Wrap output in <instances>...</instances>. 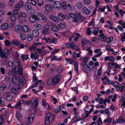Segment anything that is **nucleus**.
Instances as JSON below:
<instances>
[{
  "mask_svg": "<svg viewBox=\"0 0 125 125\" xmlns=\"http://www.w3.org/2000/svg\"><path fill=\"white\" fill-rule=\"evenodd\" d=\"M21 63L18 61L16 63L14 61H10L8 62V65L11 67V71L12 72H19L20 73H22V69L21 66Z\"/></svg>",
  "mask_w": 125,
  "mask_h": 125,
  "instance_id": "nucleus-1",
  "label": "nucleus"
},
{
  "mask_svg": "<svg viewBox=\"0 0 125 125\" xmlns=\"http://www.w3.org/2000/svg\"><path fill=\"white\" fill-rule=\"evenodd\" d=\"M69 16L70 17L73 18V21L76 23L79 22L81 18V15L80 13H71L69 14Z\"/></svg>",
  "mask_w": 125,
  "mask_h": 125,
  "instance_id": "nucleus-2",
  "label": "nucleus"
},
{
  "mask_svg": "<svg viewBox=\"0 0 125 125\" xmlns=\"http://www.w3.org/2000/svg\"><path fill=\"white\" fill-rule=\"evenodd\" d=\"M51 116H52V120H53L55 117V116L53 115H52L50 113H48L47 114L45 120V124L46 125H49L50 124V119Z\"/></svg>",
  "mask_w": 125,
  "mask_h": 125,
  "instance_id": "nucleus-3",
  "label": "nucleus"
},
{
  "mask_svg": "<svg viewBox=\"0 0 125 125\" xmlns=\"http://www.w3.org/2000/svg\"><path fill=\"white\" fill-rule=\"evenodd\" d=\"M62 4L61 2L58 1H55L53 3L52 7L56 10L60 9L62 7Z\"/></svg>",
  "mask_w": 125,
  "mask_h": 125,
  "instance_id": "nucleus-4",
  "label": "nucleus"
},
{
  "mask_svg": "<svg viewBox=\"0 0 125 125\" xmlns=\"http://www.w3.org/2000/svg\"><path fill=\"white\" fill-rule=\"evenodd\" d=\"M34 117L35 114H31V115L30 117L26 119L25 122V124L26 125L31 124L32 122Z\"/></svg>",
  "mask_w": 125,
  "mask_h": 125,
  "instance_id": "nucleus-5",
  "label": "nucleus"
},
{
  "mask_svg": "<svg viewBox=\"0 0 125 125\" xmlns=\"http://www.w3.org/2000/svg\"><path fill=\"white\" fill-rule=\"evenodd\" d=\"M36 15L38 18V20H42L44 21L45 22L47 20V18L42 14L40 13H37Z\"/></svg>",
  "mask_w": 125,
  "mask_h": 125,
  "instance_id": "nucleus-6",
  "label": "nucleus"
},
{
  "mask_svg": "<svg viewBox=\"0 0 125 125\" xmlns=\"http://www.w3.org/2000/svg\"><path fill=\"white\" fill-rule=\"evenodd\" d=\"M38 18L35 14L31 15L29 18L30 21L32 23L35 22L37 21H38Z\"/></svg>",
  "mask_w": 125,
  "mask_h": 125,
  "instance_id": "nucleus-7",
  "label": "nucleus"
},
{
  "mask_svg": "<svg viewBox=\"0 0 125 125\" xmlns=\"http://www.w3.org/2000/svg\"><path fill=\"white\" fill-rule=\"evenodd\" d=\"M52 81L53 84H57L59 83L60 81V77L59 75H57L53 77L52 78Z\"/></svg>",
  "mask_w": 125,
  "mask_h": 125,
  "instance_id": "nucleus-8",
  "label": "nucleus"
},
{
  "mask_svg": "<svg viewBox=\"0 0 125 125\" xmlns=\"http://www.w3.org/2000/svg\"><path fill=\"white\" fill-rule=\"evenodd\" d=\"M22 26L21 25H17L15 27L14 31L18 33L21 32V31Z\"/></svg>",
  "mask_w": 125,
  "mask_h": 125,
  "instance_id": "nucleus-9",
  "label": "nucleus"
},
{
  "mask_svg": "<svg viewBox=\"0 0 125 125\" xmlns=\"http://www.w3.org/2000/svg\"><path fill=\"white\" fill-rule=\"evenodd\" d=\"M42 32L43 34L44 35L49 34H50L49 28L46 27H44L43 28Z\"/></svg>",
  "mask_w": 125,
  "mask_h": 125,
  "instance_id": "nucleus-10",
  "label": "nucleus"
},
{
  "mask_svg": "<svg viewBox=\"0 0 125 125\" xmlns=\"http://www.w3.org/2000/svg\"><path fill=\"white\" fill-rule=\"evenodd\" d=\"M41 43L40 42H35L33 44L32 46H30L29 47V49L31 51L32 50H35V49L37 48L36 47H35L36 46L38 45H41Z\"/></svg>",
  "mask_w": 125,
  "mask_h": 125,
  "instance_id": "nucleus-11",
  "label": "nucleus"
},
{
  "mask_svg": "<svg viewBox=\"0 0 125 125\" xmlns=\"http://www.w3.org/2000/svg\"><path fill=\"white\" fill-rule=\"evenodd\" d=\"M123 122L124 123L125 122V121L123 118H122V116L119 117L118 119L116 120V121H114L113 122V124H116L118 123Z\"/></svg>",
  "mask_w": 125,
  "mask_h": 125,
  "instance_id": "nucleus-12",
  "label": "nucleus"
},
{
  "mask_svg": "<svg viewBox=\"0 0 125 125\" xmlns=\"http://www.w3.org/2000/svg\"><path fill=\"white\" fill-rule=\"evenodd\" d=\"M83 13L86 15H88L90 13V11L86 7H84L82 9Z\"/></svg>",
  "mask_w": 125,
  "mask_h": 125,
  "instance_id": "nucleus-13",
  "label": "nucleus"
},
{
  "mask_svg": "<svg viewBox=\"0 0 125 125\" xmlns=\"http://www.w3.org/2000/svg\"><path fill=\"white\" fill-rule=\"evenodd\" d=\"M45 10L48 12H50L52 10V8L49 4H47L45 6Z\"/></svg>",
  "mask_w": 125,
  "mask_h": 125,
  "instance_id": "nucleus-14",
  "label": "nucleus"
},
{
  "mask_svg": "<svg viewBox=\"0 0 125 125\" xmlns=\"http://www.w3.org/2000/svg\"><path fill=\"white\" fill-rule=\"evenodd\" d=\"M120 103H122L121 105V106H123L124 107L125 106V95H123L121 98L120 101Z\"/></svg>",
  "mask_w": 125,
  "mask_h": 125,
  "instance_id": "nucleus-15",
  "label": "nucleus"
},
{
  "mask_svg": "<svg viewBox=\"0 0 125 125\" xmlns=\"http://www.w3.org/2000/svg\"><path fill=\"white\" fill-rule=\"evenodd\" d=\"M34 26L37 30H41L42 28V26L41 25L38 23H36L34 25Z\"/></svg>",
  "mask_w": 125,
  "mask_h": 125,
  "instance_id": "nucleus-16",
  "label": "nucleus"
},
{
  "mask_svg": "<svg viewBox=\"0 0 125 125\" xmlns=\"http://www.w3.org/2000/svg\"><path fill=\"white\" fill-rule=\"evenodd\" d=\"M39 34V31L37 30H34L33 31L32 35L35 37H37L38 36Z\"/></svg>",
  "mask_w": 125,
  "mask_h": 125,
  "instance_id": "nucleus-17",
  "label": "nucleus"
},
{
  "mask_svg": "<svg viewBox=\"0 0 125 125\" xmlns=\"http://www.w3.org/2000/svg\"><path fill=\"white\" fill-rule=\"evenodd\" d=\"M9 28V25L7 23H5L3 24L1 26V28L3 30H6Z\"/></svg>",
  "mask_w": 125,
  "mask_h": 125,
  "instance_id": "nucleus-18",
  "label": "nucleus"
},
{
  "mask_svg": "<svg viewBox=\"0 0 125 125\" xmlns=\"http://www.w3.org/2000/svg\"><path fill=\"white\" fill-rule=\"evenodd\" d=\"M23 103V100H21L17 102V104L15 106V108H18L19 106L22 105Z\"/></svg>",
  "mask_w": 125,
  "mask_h": 125,
  "instance_id": "nucleus-19",
  "label": "nucleus"
},
{
  "mask_svg": "<svg viewBox=\"0 0 125 125\" xmlns=\"http://www.w3.org/2000/svg\"><path fill=\"white\" fill-rule=\"evenodd\" d=\"M58 17L59 20L61 21L63 20L65 18L64 15L61 13H60L58 14Z\"/></svg>",
  "mask_w": 125,
  "mask_h": 125,
  "instance_id": "nucleus-20",
  "label": "nucleus"
},
{
  "mask_svg": "<svg viewBox=\"0 0 125 125\" xmlns=\"http://www.w3.org/2000/svg\"><path fill=\"white\" fill-rule=\"evenodd\" d=\"M21 88L19 86V88H18L17 89L14 87L12 88L11 90V92L13 93L16 94L18 92V90H20L21 89Z\"/></svg>",
  "mask_w": 125,
  "mask_h": 125,
  "instance_id": "nucleus-21",
  "label": "nucleus"
},
{
  "mask_svg": "<svg viewBox=\"0 0 125 125\" xmlns=\"http://www.w3.org/2000/svg\"><path fill=\"white\" fill-rule=\"evenodd\" d=\"M113 86L115 87L116 89H117V88L119 89L118 91H120V89H121V85L118 82H114Z\"/></svg>",
  "mask_w": 125,
  "mask_h": 125,
  "instance_id": "nucleus-22",
  "label": "nucleus"
},
{
  "mask_svg": "<svg viewBox=\"0 0 125 125\" xmlns=\"http://www.w3.org/2000/svg\"><path fill=\"white\" fill-rule=\"evenodd\" d=\"M19 79L17 77L14 76L12 79V82L14 83L18 84L19 81Z\"/></svg>",
  "mask_w": 125,
  "mask_h": 125,
  "instance_id": "nucleus-23",
  "label": "nucleus"
},
{
  "mask_svg": "<svg viewBox=\"0 0 125 125\" xmlns=\"http://www.w3.org/2000/svg\"><path fill=\"white\" fill-rule=\"evenodd\" d=\"M31 103L34 107H37L38 106V101L34 99H32L31 101Z\"/></svg>",
  "mask_w": 125,
  "mask_h": 125,
  "instance_id": "nucleus-24",
  "label": "nucleus"
},
{
  "mask_svg": "<svg viewBox=\"0 0 125 125\" xmlns=\"http://www.w3.org/2000/svg\"><path fill=\"white\" fill-rule=\"evenodd\" d=\"M49 17L50 19L52 20L54 22H58V21L56 17L52 15H51L49 16Z\"/></svg>",
  "mask_w": 125,
  "mask_h": 125,
  "instance_id": "nucleus-25",
  "label": "nucleus"
},
{
  "mask_svg": "<svg viewBox=\"0 0 125 125\" xmlns=\"http://www.w3.org/2000/svg\"><path fill=\"white\" fill-rule=\"evenodd\" d=\"M51 29L53 31L57 32L58 31L59 28L56 25H53L52 26Z\"/></svg>",
  "mask_w": 125,
  "mask_h": 125,
  "instance_id": "nucleus-26",
  "label": "nucleus"
},
{
  "mask_svg": "<svg viewBox=\"0 0 125 125\" xmlns=\"http://www.w3.org/2000/svg\"><path fill=\"white\" fill-rule=\"evenodd\" d=\"M44 2L43 0H38L37 3L38 6L40 7L43 6Z\"/></svg>",
  "mask_w": 125,
  "mask_h": 125,
  "instance_id": "nucleus-27",
  "label": "nucleus"
},
{
  "mask_svg": "<svg viewBox=\"0 0 125 125\" xmlns=\"http://www.w3.org/2000/svg\"><path fill=\"white\" fill-rule=\"evenodd\" d=\"M95 101L97 102H99L100 104H102L103 103L104 100L102 97L100 98H97L95 99Z\"/></svg>",
  "mask_w": 125,
  "mask_h": 125,
  "instance_id": "nucleus-28",
  "label": "nucleus"
},
{
  "mask_svg": "<svg viewBox=\"0 0 125 125\" xmlns=\"http://www.w3.org/2000/svg\"><path fill=\"white\" fill-rule=\"evenodd\" d=\"M22 29L23 31L27 32L29 30V28L27 26L24 25H23L22 27Z\"/></svg>",
  "mask_w": 125,
  "mask_h": 125,
  "instance_id": "nucleus-29",
  "label": "nucleus"
},
{
  "mask_svg": "<svg viewBox=\"0 0 125 125\" xmlns=\"http://www.w3.org/2000/svg\"><path fill=\"white\" fill-rule=\"evenodd\" d=\"M42 82V80H39L36 81L35 83L33 84L31 86V88H32L34 87H36L38 85V84L39 83V82Z\"/></svg>",
  "mask_w": 125,
  "mask_h": 125,
  "instance_id": "nucleus-30",
  "label": "nucleus"
},
{
  "mask_svg": "<svg viewBox=\"0 0 125 125\" xmlns=\"http://www.w3.org/2000/svg\"><path fill=\"white\" fill-rule=\"evenodd\" d=\"M27 2L34 6H35L36 4L35 0H27Z\"/></svg>",
  "mask_w": 125,
  "mask_h": 125,
  "instance_id": "nucleus-31",
  "label": "nucleus"
},
{
  "mask_svg": "<svg viewBox=\"0 0 125 125\" xmlns=\"http://www.w3.org/2000/svg\"><path fill=\"white\" fill-rule=\"evenodd\" d=\"M57 42V40L56 38H51V41L50 42V43H55Z\"/></svg>",
  "mask_w": 125,
  "mask_h": 125,
  "instance_id": "nucleus-32",
  "label": "nucleus"
},
{
  "mask_svg": "<svg viewBox=\"0 0 125 125\" xmlns=\"http://www.w3.org/2000/svg\"><path fill=\"white\" fill-rule=\"evenodd\" d=\"M99 29L98 27L94 28L93 31V33L94 35H96L98 34Z\"/></svg>",
  "mask_w": 125,
  "mask_h": 125,
  "instance_id": "nucleus-33",
  "label": "nucleus"
},
{
  "mask_svg": "<svg viewBox=\"0 0 125 125\" xmlns=\"http://www.w3.org/2000/svg\"><path fill=\"white\" fill-rule=\"evenodd\" d=\"M102 80H103L104 83L105 84H107L109 81L108 78L107 76H105L103 78H102Z\"/></svg>",
  "mask_w": 125,
  "mask_h": 125,
  "instance_id": "nucleus-34",
  "label": "nucleus"
},
{
  "mask_svg": "<svg viewBox=\"0 0 125 125\" xmlns=\"http://www.w3.org/2000/svg\"><path fill=\"white\" fill-rule=\"evenodd\" d=\"M0 56L2 58H7V57L5 54L1 50V49L0 48Z\"/></svg>",
  "mask_w": 125,
  "mask_h": 125,
  "instance_id": "nucleus-35",
  "label": "nucleus"
},
{
  "mask_svg": "<svg viewBox=\"0 0 125 125\" xmlns=\"http://www.w3.org/2000/svg\"><path fill=\"white\" fill-rule=\"evenodd\" d=\"M61 109V107L60 106H57L56 108H54V110L55 113L58 114L60 111Z\"/></svg>",
  "mask_w": 125,
  "mask_h": 125,
  "instance_id": "nucleus-36",
  "label": "nucleus"
},
{
  "mask_svg": "<svg viewBox=\"0 0 125 125\" xmlns=\"http://www.w3.org/2000/svg\"><path fill=\"white\" fill-rule=\"evenodd\" d=\"M74 66L75 70V71H76L77 72H78V62L76 61H75L74 63Z\"/></svg>",
  "mask_w": 125,
  "mask_h": 125,
  "instance_id": "nucleus-37",
  "label": "nucleus"
},
{
  "mask_svg": "<svg viewBox=\"0 0 125 125\" xmlns=\"http://www.w3.org/2000/svg\"><path fill=\"white\" fill-rule=\"evenodd\" d=\"M112 119L111 118H107V119L104 121V123L108 122L107 124L108 125H109L112 121Z\"/></svg>",
  "mask_w": 125,
  "mask_h": 125,
  "instance_id": "nucleus-38",
  "label": "nucleus"
},
{
  "mask_svg": "<svg viewBox=\"0 0 125 125\" xmlns=\"http://www.w3.org/2000/svg\"><path fill=\"white\" fill-rule=\"evenodd\" d=\"M100 35L101 36V40L102 41H105L106 39V38L104 35V33L100 34Z\"/></svg>",
  "mask_w": 125,
  "mask_h": 125,
  "instance_id": "nucleus-39",
  "label": "nucleus"
},
{
  "mask_svg": "<svg viewBox=\"0 0 125 125\" xmlns=\"http://www.w3.org/2000/svg\"><path fill=\"white\" fill-rule=\"evenodd\" d=\"M20 38L22 40H25L26 38L25 34L23 33H21L20 35Z\"/></svg>",
  "mask_w": 125,
  "mask_h": 125,
  "instance_id": "nucleus-40",
  "label": "nucleus"
},
{
  "mask_svg": "<svg viewBox=\"0 0 125 125\" xmlns=\"http://www.w3.org/2000/svg\"><path fill=\"white\" fill-rule=\"evenodd\" d=\"M41 51L42 49H38L35 52V55L38 56L41 53Z\"/></svg>",
  "mask_w": 125,
  "mask_h": 125,
  "instance_id": "nucleus-41",
  "label": "nucleus"
},
{
  "mask_svg": "<svg viewBox=\"0 0 125 125\" xmlns=\"http://www.w3.org/2000/svg\"><path fill=\"white\" fill-rule=\"evenodd\" d=\"M82 3L80 2H78L76 4V7L79 9H80L82 7Z\"/></svg>",
  "mask_w": 125,
  "mask_h": 125,
  "instance_id": "nucleus-42",
  "label": "nucleus"
},
{
  "mask_svg": "<svg viewBox=\"0 0 125 125\" xmlns=\"http://www.w3.org/2000/svg\"><path fill=\"white\" fill-rule=\"evenodd\" d=\"M20 16L23 18H25L27 16V14L25 12H21L19 13Z\"/></svg>",
  "mask_w": 125,
  "mask_h": 125,
  "instance_id": "nucleus-43",
  "label": "nucleus"
},
{
  "mask_svg": "<svg viewBox=\"0 0 125 125\" xmlns=\"http://www.w3.org/2000/svg\"><path fill=\"white\" fill-rule=\"evenodd\" d=\"M16 116L17 119L18 120H19L20 118L22 117V115L21 114L18 112H17V113Z\"/></svg>",
  "mask_w": 125,
  "mask_h": 125,
  "instance_id": "nucleus-44",
  "label": "nucleus"
},
{
  "mask_svg": "<svg viewBox=\"0 0 125 125\" xmlns=\"http://www.w3.org/2000/svg\"><path fill=\"white\" fill-rule=\"evenodd\" d=\"M67 6L69 8L70 11H72L73 10L74 8L73 5H71L69 4H68L67 5Z\"/></svg>",
  "mask_w": 125,
  "mask_h": 125,
  "instance_id": "nucleus-45",
  "label": "nucleus"
},
{
  "mask_svg": "<svg viewBox=\"0 0 125 125\" xmlns=\"http://www.w3.org/2000/svg\"><path fill=\"white\" fill-rule=\"evenodd\" d=\"M6 85L5 84L2 85L0 87V90L1 91H3L6 88Z\"/></svg>",
  "mask_w": 125,
  "mask_h": 125,
  "instance_id": "nucleus-46",
  "label": "nucleus"
},
{
  "mask_svg": "<svg viewBox=\"0 0 125 125\" xmlns=\"http://www.w3.org/2000/svg\"><path fill=\"white\" fill-rule=\"evenodd\" d=\"M4 53L7 55H9L10 54V52L9 50L7 49H5L4 50Z\"/></svg>",
  "mask_w": 125,
  "mask_h": 125,
  "instance_id": "nucleus-47",
  "label": "nucleus"
},
{
  "mask_svg": "<svg viewBox=\"0 0 125 125\" xmlns=\"http://www.w3.org/2000/svg\"><path fill=\"white\" fill-rule=\"evenodd\" d=\"M5 43L6 46H8L11 45L12 44V43L11 42H10L8 40H5Z\"/></svg>",
  "mask_w": 125,
  "mask_h": 125,
  "instance_id": "nucleus-48",
  "label": "nucleus"
},
{
  "mask_svg": "<svg viewBox=\"0 0 125 125\" xmlns=\"http://www.w3.org/2000/svg\"><path fill=\"white\" fill-rule=\"evenodd\" d=\"M65 60L68 63L72 64L74 62L73 60L72 59H67L65 58Z\"/></svg>",
  "mask_w": 125,
  "mask_h": 125,
  "instance_id": "nucleus-49",
  "label": "nucleus"
},
{
  "mask_svg": "<svg viewBox=\"0 0 125 125\" xmlns=\"http://www.w3.org/2000/svg\"><path fill=\"white\" fill-rule=\"evenodd\" d=\"M34 10L32 9H28L27 11V13L29 14H32L33 13Z\"/></svg>",
  "mask_w": 125,
  "mask_h": 125,
  "instance_id": "nucleus-50",
  "label": "nucleus"
},
{
  "mask_svg": "<svg viewBox=\"0 0 125 125\" xmlns=\"http://www.w3.org/2000/svg\"><path fill=\"white\" fill-rule=\"evenodd\" d=\"M39 83L40 85L39 86V88L40 89V91L43 88L44 83H42V82H39Z\"/></svg>",
  "mask_w": 125,
  "mask_h": 125,
  "instance_id": "nucleus-51",
  "label": "nucleus"
},
{
  "mask_svg": "<svg viewBox=\"0 0 125 125\" xmlns=\"http://www.w3.org/2000/svg\"><path fill=\"white\" fill-rule=\"evenodd\" d=\"M97 121V124L96 125H100L103 123L100 117L98 118Z\"/></svg>",
  "mask_w": 125,
  "mask_h": 125,
  "instance_id": "nucleus-52",
  "label": "nucleus"
},
{
  "mask_svg": "<svg viewBox=\"0 0 125 125\" xmlns=\"http://www.w3.org/2000/svg\"><path fill=\"white\" fill-rule=\"evenodd\" d=\"M28 56L29 55L28 54H26V55H23L22 56V59H24L25 60H26L29 59V57Z\"/></svg>",
  "mask_w": 125,
  "mask_h": 125,
  "instance_id": "nucleus-53",
  "label": "nucleus"
},
{
  "mask_svg": "<svg viewBox=\"0 0 125 125\" xmlns=\"http://www.w3.org/2000/svg\"><path fill=\"white\" fill-rule=\"evenodd\" d=\"M23 1L22 0H20L18 2V4L20 8L23 7Z\"/></svg>",
  "mask_w": 125,
  "mask_h": 125,
  "instance_id": "nucleus-54",
  "label": "nucleus"
},
{
  "mask_svg": "<svg viewBox=\"0 0 125 125\" xmlns=\"http://www.w3.org/2000/svg\"><path fill=\"white\" fill-rule=\"evenodd\" d=\"M10 19L11 21H14L16 20V17L14 15H11L10 17Z\"/></svg>",
  "mask_w": 125,
  "mask_h": 125,
  "instance_id": "nucleus-55",
  "label": "nucleus"
},
{
  "mask_svg": "<svg viewBox=\"0 0 125 125\" xmlns=\"http://www.w3.org/2000/svg\"><path fill=\"white\" fill-rule=\"evenodd\" d=\"M10 93L8 92H6L3 94L4 96L6 98L8 96H10Z\"/></svg>",
  "mask_w": 125,
  "mask_h": 125,
  "instance_id": "nucleus-56",
  "label": "nucleus"
},
{
  "mask_svg": "<svg viewBox=\"0 0 125 125\" xmlns=\"http://www.w3.org/2000/svg\"><path fill=\"white\" fill-rule=\"evenodd\" d=\"M102 71V68L101 67L98 70L97 73L98 76H99L101 75Z\"/></svg>",
  "mask_w": 125,
  "mask_h": 125,
  "instance_id": "nucleus-57",
  "label": "nucleus"
},
{
  "mask_svg": "<svg viewBox=\"0 0 125 125\" xmlns=\"http://www.w3.org/2000/svg\"><path fill=\"white\" fill-rule=\"evenodd\" d=\"M28 39L29 41H31L32 39V37L30 34H28L27 35Z\"/></svg>",
  "mask_w": 125,
  "mask_h": 125,
  "instance_id": "nucleus-58",
  "label": "nucleus"
},
{
  "mask_svg": "<svg viewBox=\"0 0 125 125\" xmlns=\"http://www.w3.org/2000/svg\"><path fill=\"white\" fill-rule=\"evenodd\" d=\"M20 81L23 84H24L25 82V79L23 77H21L20 78Z\"/></svg>",
  "mask_w": 125,
  "mask_h": 125,
  "instance_id": "nucleus-59",
  "label": "nucleus"
},
{
  "mask_svg": "<svg viewBox=\"0 0 125 125\" xmlns=\"http://www.w3.org/2000/svg\"><path fill=\"white\" fill-rule=\"evenodd\" d=\"M6 98L7 100L8 101H10L12 100L13 99V97L10 95L7 97Z\"/></svg>",
  "mask_w": 125,
  "mask_h": 125,
  "instance_id": "nucleus-60",
  "label": "nucleus"
},
{
  "mask_svg": "<svg viewBox=\"0 0 125 125\" xmlns=\"http://www.w3.org/2000/svg\"><path fill=\"white\" fill-rule=\"evenodd\" d=\"M84 4L85 5H88L91 3L90 0H84L83 1Z\"/></svg>",
  "mask_w": 125,
  "mask_h": 125,
  "instance_id": "nucleus-61",
  "label": "nucleus"
},
{
  "mask_svg": "<svg viewBox=\"0 0 125 125\" xmlns=\"http://www.w3.org/2000/svg\"><path fill=\"white\" fill-rule=\"evenodd\" d=\"M14 0H10L9 4L10 6H13L14 2Z\"/></svg>",
  "mask_w": 125,
  "mask_h": 125,
  "instance_id": "nucleus-62",
  "label": "nucleus"
},
{
  "mask_svg": "<svg viewBox=\"0 0 125 125\" xmlns=\"http://www.w3.org/2000/svg\"><path fill=\"white\" fill-rule=\"evenodd\" d=\"M12 43L14 45H17L18 44V43H19V42H18L17 40H12Z\"/></svg>",
  "mask_w": 125,
  "mask_h": 125,
  "instance_id": "nucleus-63",
  "label": "nucleus"
},
{
  "mask_svg": "<svg viewBox=\"0 0 125 125\" xmlns=\"http://www.w3.org/2000/svg\"><path fill=\"white\" fill-rule=\"evenodd\" d=\"M63 69L62 66H60L58 68L57 71L59 73H61L63 71Z\"/></svg>",
  "mask_w": 125,
  "mask_h": 125,
  "instance_id": "nucleus-64",
  "label": "nucleus"
}]
</instances>
